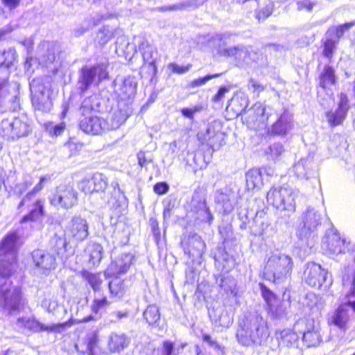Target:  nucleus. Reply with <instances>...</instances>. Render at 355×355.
Instances as JSON below:
<instances>
[{"label":"nucleus","mask_w":355,"mask_h":355,"mask_svg":"<svg viewBox=\"0 0 355 355\" xmlns=\"http://www.w3.org/2000/svg\"><path fill=\"white\" fill-rule=\"evenodd\" d=\"M15 60V52L12 49L0 52V69H8Z\"/></svg>","instance_id":"nucleus-39"},{"label":"nucleus","mask_w":355,"mask_h":355,"mask_svg":"<svg viewBox=\"0 0 355 355\" xmlns=\"http://www.w3.org/2000/svg\"><path fill=\"white\" fill-rule=\"evenodd\" d=\"M137 157L138 159V164L141 168H147L148 165L153 162V157L150 153H147L144 151H139Z\"/></svg>","instance_id":"nucleus-54"},{"label":"nucleus","mask_w":355,"mask_h":355,"mask_svg":"<svg viewBox=\"0 0 355 355\" xmlns=\"http://www.w3.org/2000/svg\"><path fill=\"white\" fill-rule=\"evenodd\" d=\"M249 49L250 46L237 45L226 49L220 48L219 52L221 55L227 57H233L239 67L249 65Z\"/></svg>","instance_id":"nucleus-19"},{"label":"nucleus","mask_w":355,"mask_h":355,"mask_svg":"<svg viewBox=\"0 0 355 355\" xmlns=\"http://www.w3.org/2000/svg\"><path fill=\"white\" fill-rule=\"evenodd\" d=\"M33 272L39 276H47L56 268V258L51 253L41 249L32 252Z\"/></svg>","instance_id":"nucleus-9"},{"label":"nucleus","mask_w":355,"mask_h":355,"mask_svg":"<svg viewBox=\"0 0 355 355\" xmlns=\"http://www.w3.org/2000/svg\"><path fill=\"white\" fill-rule=\"evenodd\" d=\"M191 64H187V66H180L175 63H171L169 64V69L175 73L183 74L189 71L191 69Z\"/></svg>","instance_id":"nucleus-64"},{"label":"nucleus","mask_w":355,"mask_h":355,"mask_svg":"<svg viewBox=\"0 0 355 355\" xmlns=\"http://www.w3.org/2000/svg\"><path fill=\"white\" fill-rule=\"evenodd\" d=\"M138 44V50L141 53L144 62L152 65L155 63L157 51L155 46L151 45L144 36L135 37Z\"/></svg>","instance_id":"nucleus-25"},{"label":"nucleus","mask_w":355,"mask_h":355,"mask_svg":"<svg viewBox=\"0 0 355 355\" xmlns=\"http://www.w3.org/2000/svg\"><path fill=\"white\" fill-rule=\"evenodd\" d=\"M293 329L298 331L302 335L303 342L308 347H316L322 341V338L318 329L313 325V321L302 319L296 322Z\"/></svg>","instance_id":"nucleus-10"},{"label":"nucleus","mask_w":355,"mask_h":355,"mask_svg":"<svg viewBox=\"0 0 355 355\" xmlns=\"http://www.w3.org/2000/svg\"><path fill=\"white\" fill-rule=\"evenodd\" d=\"M273 11V5L272 3H268L266 5L264 8L259 10L257 14L256 17L257 19L260 21H263L266 18H268L269 16L271 15Z\"/></svg>","instance_id":"nucleus-57"},{"label":"nucleus","mask_w":355,"mask_h":355,"mask_svg":"<svg viewBox=\"0 0 355 355\" xmlns=\"http://www.w3.org/2000/svg\"><path fill=\"white\" fill-rule=\"evenodd\" d=\"M109 305V302L106 297H95L92 305V311L95 313H98L101 310L105 309Z\"/></svg>","instance_id":"nucleus-55"},{"label":"nucleus","mask_w":355,"mask_h":355,"mask_svg":"<svg viewBox=\"0 0 355 355\" xmlns=\"http://www.w3.org/2000/svg\"><path fill=\"white\" fill-rule=\"evenodd\" d=\"M114 36V29L109 26H103L96 33L95 40L101 46L105 45Z\"/></svg>","instance_id":"nucleus-36"},{"label":"nucleus","mask_w":355,"mask_h":355,"mask_svg":"<svg viewBox=\"0 0 355 355\" xmlns=\"http://www.w3.org/2000/svg\"><path fill=\"white\" fill-rule=\"evenodd\" d=\"M249 60L248 66L255 64L259 67H262L266 64L265 56L260 51H255L250 46L249 49Z\"/></svg>","instance_id":"nucleus-41"},{"label":"nucleus","mask_w":355,"mask_h":355,"mask_svg":"<svg viewBox=\"0 0 355 355\" xmlns=\"http://www.w3.org/2000/svg\"><path fill=\"white\" fill-rule=\"evenodd\" d=\"M134 256L131 253H123L109 265L105 271V276L111 277L125 273L132 263Z\"/></svg>","instance_id":"nucleus-16"},{"label":"nucleus","mask_w":355,"mask_h":355,"mask_svg":"<svg viewBox=\"0 0 355 355\" xmlns=\"http://www.w3.org/2000/svg\"><path fill=\"white\" fill-rule=\"evenodd\" d=\"M89 255V263L92 266L98 265L103 257V247L96 243H89L86 249Z\"/></svg>","instance_id":"nucleus-32"},{"label":"nucleus","mask_w":355,"mask_h":355,"mask_svg":"<svg viewBox=\"0 0 355 355\" xmlns=\"http://www.w3.org/2000/svg\"><path fill=\"white\" fill-rule=\"evenodd\" d=\"M18 240V234L12 232L0 242V304L9 313L19 311L24 305L20 288L13 286L8 278L17 268Z\"/></svg>","instance_id":"nucleus-1"},{"label":"nucleus","mask_w":355,"mask_h":355,"mask_svg":"<svg viewBox=\"0 0 355 355\" xmlns=\"http://www.w3.org/2000/svg\"><path fill=\"white\" fill-rule=\"evenodd\" d=\"M293 128V117L292 114L285 110L281 114L270 129V133L273 135L285 136Z\"/></svg>","instance_id":"nucleus-20"},{"label":"nucleus","mask_w":355,"mask_h":355,"mask_svg":"<svg viewBox=\"0 0 355 355\" xmlns=\"http://www.w3.org/2000/svg\"><path fill=\"white\" fill-rule=\"evenodd\" d=\"M137 88V81L135 77L128 76L116 89V93L121 99L119 102L130 103L135 96Z\"/></svg>","instance_id":"nucleus-17"},{"label":"nucleus","mask_w":355,"mask_h":355,"mask_svg":"<svg viewBox=\"0 0 355 355\" xmlns=\"http://www.w3.org/2000/svg\"><path fill=\"white\" fill-rule=\"evenodd\" d=\"M111 187L113 189L112 196L114 198L120 200L121 198L125 199L123 191L120 188L119 182L114 180L111 183Z\"/></svg>","instance_id":"nucleus-61"},{"label":"nucleus","mask_w":355,"mask_h":355,"mask_svg":"<svg viewBox=\"0 0 355 355\" xmlns=\"http://www.w3.org/2000/svg\"><path fill=\"white\" fill-rule=\"evenodd\" d=\"M79 128L84 132L94 135H99L103 131L107 130L105 119L97 116L80 117Z\"/></svg>","instance_id":"nucleus-18"},{"label":"nucleus","mask_w":355,"mask_h":355,"mask_svg":"<svg viewBox=\"0 0 355 355\" xmlns=\"http://www.w3.org/2000/svg\"><path fill=\"white\" fill-rule=\"evenodd\" d=\"M41 306L48 313L55 314V310L59 306V303L54 297H46L42 300Z\"/></svg>","instance_id":"nucleus-46"},{"label":"nucleus","mask_w":355,"mask_h":355,"mask_svg":"<svg viewBox=\"0 0 355 355\" xmlns=\"http://www.w3.org/2000/svg\"><path fill=\"white\" fill-rule=\"evenodd\" d=\"M96 76L100 80L106 78L107 73L104 65L98 64L92 67L83 68L78 80L79 89L82 92L86 91L92 84Z\"/></svg>","instance_id":"nucleus-14"},{"label":"nucleus","mask_w":355,"mask_h":355,"mask_svg":"<svg viewBox=\"0 0 355 355\" xmlns=\"http://www.w3.org/2000/svg\"><path fill=\"white\" fill-rule=\"evenodd\" d=\"M262 296L267 302L270 312L274 311L275 303L277 302L275 295L263 284H259Z\"/></svg>","instance_id":"nucleus-42"},{"label":"nucleus","mask_w":355,"mask_h":355,"mask_svg":"<svg viewBox=\"0 0 355 355\" xmlns=\"http://www.w3.org/2000/svg\"><path fill=\"white\" fill-rule=\"evenodd\" d=\"M31 101L35 110L47 112L52 107L48 78H36L30 83Z\"/></svg>","instance_id":"nucleus-6"},{"label":"nucleus","mask_w":355,"mask_h":355,"mask_svg":"<svg viewBox=\"0 0 355 355\" xmlns=\"http://www.w3.org/2000/svg\"><path fill=\"white\" fill-rule=\"evenodd\" d=\"M116 45V49L127 51L128 53H130V51L128 50L130 47L132 49L133 53L137 51L135 45H131L124 35H121L117 38Z\"/></svg>","instance_id":"nucleus-49"},{"label":"nucleus","mask_w":355,"mask_h":355,"mask_svg":"<svg viewBox=\"0 0 355 355\" xmlns=\"http://www.w3.org/2000/svg\"><path fill=\"white\" fill-rule=\"evenodd\" d=\"M245 178L246 185L248 190L260 188L263 184L261 170H259L257 168L251 169L247 172Z\"/></svg>","instance_id":"nucleus-30"},{"label":"nucleus","mask_w":355,"mask_h":355,"mask_svg":"<svg viewBox=\"0 0 355 355\" xmlns=\"http://www.w3.org/2000/svg\"><path fill=\"white\" fill-rule=\"evenodd\" d=\"M130 343L129 338L124 334L112 333L109 337L107 347L112 353L120 352Z\"/></svg>","instance_id":"nucleus-27"},{"label":"nucleus","mask_w":355,"mask_h":355,"mask_svg":"<svg viewBox=\"0 0 355 355\" xmlns=\"http://www.w3.org/2000/svg\"><path fill=\"white\" fill-rule=\"evenodd\" d=\"M348 99L344 94H341L338 107L335 112L330 111L327 113V119L331 126H336L343 123L348 111Z\"/></svg>","instance_id":"nucleus-24"},{"label":"nucleus","mask_w":355,"mask_h":355,"mask_svg":"<svg viewBox=\"0 0 355 355\" xmlns=\"http://www.w3.org/2000/svg\"><path fill=\"white\" fill-rule=\"evenodd\" d=\"M355 26V20L345 23L344 24L332 26L329 28L327 32V37H333L339 42L340 39L343 36L345 32L348 31L351 28Z\"/></svg>","instance_id":"nucleus-33"},{"label":"nucleus","mask_w":355,"mask_h":355,"mask_svg":"<svg viewBox=\"0 0 355 355\" xmlns=\"http://www.w3.org/2000/svg\"><path fill=\"white\" fill-rule=\"evenodd\" d=\"M10 87L8 78H0V98H3L9 94Z\"/></svg>","instance_id":"nucleus-63"},{"label":"nucleus","mask_w":355,"mask_h":355,"mask_svg":"<svg viewBox=\"0 0 355 355\" xmlns=\"http://www.w3.org/2000/svg\"><path fill=\"white\" fill-rule=\"evenodd\" d=\"M31 129L26 118L3 119L0 123V134L8 140L26 137Z\"/></svg>","instance_id":"nucleus-8"},{"label":"nucleus","mask_w":355,"mask_h":355,"mask_svg":"<svg viewBox=\"0 0 355 355\" xmlns=\"http://www.w3.org/2000/svg\"><path fill=\"white\" fill-rule=\"evenodd\" d=\"M220 76V73H215L213 75H207L203 78H200L192 80L189 83V86L192 88L197 87L205 85L207 81L211 80L214 78H218Z\"/></svg>","instance_id":"nucleus-59"},{"label":"nucleus","mask_w":355,"mask_h":355,"mask_svg":"<svg viewBox=\"0 0 355 355\" xmlns=\"http://www.w3.org/2000/svg\"><path fill=\"white\" fill-rule=\"evenodd\" d=\"M114 17H115V15L112 13L102 14L100 12H96L91 15L85 19L80 26L76 30L75 34L78 36L83 35L102 21L107 20Z\"/></svg>","instance_id":"nucleus-26"},{"label":"nucleus","mask_w":355,"mask_h":355,"mask_svg":"<svg viewBox=\"0 0 355 355\" xmlns=\"http://www.w3.org/2000/svg\"><path fill=\"white\" fill-rule=\"evenodd\" d=\"M185 254L193 259L201 257L205 250V243L201 237L196 234L190 235L187 243L182 242Z\"/></svg>","instance_id":"nucleus-21"},{"label":"nucleus","mask_w":355,"mask_h":355,"mask_svg":"<svg viewBox=\"0 0 355 355\" xmlns=\"http://www.w3.org/2000/svg\"><path fill=\"white\" fill-rule=\"evenodd\" d=\"M175 343L171 340H164L162 347L157 349V355H176Z\"/></svg>","instance_id":"nucleus-48"},{"label":"nucleus","mask_w":355,"mask_h":355,"mask_svg":"<svg viewBox=\"0 0 355 355\" xmlns=\"http://www.w3.org/2000/svg\"><path fill=\"white\" fill-rule=\"evenodd\" d=\"M49 200L55 207L69 209L78 204V192L73 184H60L49 196Z\"/></svg>","instance_id":"nucleus-7"},{"label":"nucleus","mask_w":355,"mask_h":355,"mask_svg":"<svg viewBox=\"0 0 355 355\" xmlns=\"http://www.w3.org/2000/svg\"><path fill=\"white\" fill-rule=\"evenodd\" d=\"M302 218L303 225L297 230V234L300 239H304L314 232L320 224L321 214L314 208L309 207L303 213Z\"/></svg>","instance_id":"nucleus-13"},{"label":"nucleus","mask_w":355,"mask_h":355,"mask_svg":"<svg viewBox=\"0 0 355 355\" xmlns=\"http://www.w3.org/2000/svg\"><path fill=\"white\" fill-rule=\"evenodd\" d=\"M96 192L103 191L107 186V178L100 173H96L92 177Z\"/></svg>","instance_id":"nucleus-44"},{"label":"nucleus","mask_w":355,"mask_h":355,"mask_svg":"<svg viewBox=\"0 0 355 355\" xmlns=\"http://www.w3.org/2000/svg\"><path fill=\"white\" fill-rule=\"evenodd\" d=\"M249 114V120L254 126L258 128L266 127L268 119V113L266 112V107L262 103L258 102L247 111Z\"/></svg>","instance_id":"nucleus-23"},{"label":"nucleus","mask_w":355,"mask_h":355,"mask_svg":"<svg viewBox=\"0 0 355 355\" xmlns=\"http://www.w3.org/2000/svg\"><path fill=\"white\" fill-rule=\"evenodd\" d=\"M338 43V40H336L331 36H327V40L324 43L323 55L327 58H331L334 50Z\"/></svg>","instance_id":"nucleus-47"},{"label":"nucleus","mask_w":355,"mask_h":355,"mask_svg":"<svg viewBox=\"0 0 355 355\" xmlns=\"http://www.w3.org/2000/svg\"><path fill=\"white\" fill-rule=\"evenodd\" d=\"M89 235V224L86 219L80 216L73 217L64 229L66 239L74 241H83Z\"/></svg>","instance_id":"nucleus-11"},{"label":"nucleus","mask_w":355,"mask_h":355,"mask_svg":"<svg viewBox=\"0 0 355 355\" xmlns=\"http://www.w3.org/2000/svg\"><path fill=\"white\" fill-rule=\"evenodd\" d=\"M110 293L112 296L120 297L123 295L124 289L123 281L118 278L114 277L108 284Z\"/></svg>","instance_id":"nucleus-40"},{"label":"nucleus","mask_w":355,"mask_h":355,"mask_svg":"<svg viewBox=\"0 0 355 355\" xmlns=\"http://www.w3.org/2000/svg\"><path fill=\"white\" fill-rule=\"evenodd\" d=\"M313 166L312 158L307 157L295 164L293 171L298 178L307 180L312 174Z\"/></svg>","instance_id":"nucleus-29"},{"label":"nucleus","mask_w":355,"mask_h":355,"mask_svg":"<svg viewBox=\"0 0 355 355\" xmlns=\"http://www.w3.org/2000/svg\"><path fill=\"white\" fill-rule=\"evenodd\" d=\"M131 109L128 103L119 102L116 109H114L107 120H105L106 130H111L119 128L128 118Z\"/></svg>","instance_id":"nucleus-15"},{"label":"nucleus","mask_w":355,"mask_h":355,"mask_svg":"<svg viewBox=\"0 0 355 355\" xmlns=\"http://www.w3.org/2000/svg\"><path fill=\"white\" fill-rule=\"evenodd\" d=\"M33 183L31 177L26 176L23 182L19 183L15 187V192L21 195L24 193Z\"/></svg>","instance_id":"nucleus-56"},{"label":"nucleus","mask_w":355,"mask_h":355,"mask_svg":"<svg viewBox=\"0 0 355 355\" xmlns=\"http://www.w3.org/2000/svg\"><path fill=\"white\" fill-rule=\"evenodd\" d=\"M285 150L284 146L281 143H275L270 146L267 154L274 160L278 159Z\"/></svg>","instance_id":"nucleus-51"},{"label":"nucleus","mask_w":355,"mask_h":355,"mask_svg":"<svg viewBox=\"0 0 355 355\" xmlns=\"http://www.w3.org/2000/svg\"><path fill=\"white\" fill-rule=\"evenodd\" d=\"M298 331L286 329L275 331V336L279 340V345L291 347L295 346L299 339Z\"/></svg>","instance_id":"nucleus-28"},{"label":"nucleus","mask_w":355,"mask_h":355,"mask_svg":"<svg viewBox=\"0 0 355 355\" xmlns=\"http://www.w3.org/2000/svg\"><path fill=\"white\" fill-rule=\"evenodd\" d=\"M297 192L288 185L272 187L267 193V201L278 209L288 212L287 216L295 211Z\"/></svg>","instance_id":"nucleus-5"},{"label":"nucleus","mask_w":355,"mask_h":355,"mask_svg":"<svg viewBox=\"0 0 355 355\" xmlns=\"http://www.w3.org/2000/svg\"><path fill=\"white\" fill-rule=\"evenodd\" d=\"M269 336L267 322L258 312L246 314L236 334L239 343L245 347L263 346Z\"/></svg>","instance_id":"nucleus-2"},{"label":"nucleus","mask_w":355,"mask_h":355,"mask_svg":"<svg viewBox=\"0 0 355 355\" xmlns=\"http://www.w3.org/2000/svg\"><path fill=\"white\" fill-rule=\"evenodd\" d=\"M220 286L225 291L227 294L234 293L236 283L232 277H222L220 279Z\"/></svg>","instance_id":"nucleus-52"},{"label":"nucleus","mask_w":355,"mask_h":355,"mask_svg":"<svg viewBox=\"0 0 355 355\" xmlns=\"http://www.w3.org/2000/svg\"><path fill=\"white\" fill-rule=\"evenodd\" d=\"M92 103V97L87 98L82 102L81 106L80 107V111L82 114L81 117L87 116V115L94 110Z\"/></svg>","instance_id":"nucleus-58"},{"label":"nucleus","mask_w":355,"mask_h":355,"mask_svg":"<svg viewBox=\"0 0 355 355\" xmlns=\"http://www.w3.org/2000/svg\"><path fill=\"white\" fill-rule=\"evenodd\" d=\"M248 106V99L243 96L233 97L229 102L226 110L232 111L236 116L245 112Z\"/></svg>","instance_id":"nucleus-31"},{"label":"nucleus","mask_w":355,"mask_h":355,"mask_svg":"<svg viewBox=\"0 0 355 355\" xmlns=\"http://www.w3.org/2000/svg\"><path fill=\"white\" fill-rule=\"evenodd\" d=\"M293 268L292 258L284 253L274 252L267 259L263 268L266 280L278 284L284 282L291 275Z\"/></svg>","instance_id":"nucleus-3"},{"label":"nucleus","mask_w":355,"mask_h":355,"mask_svg":"<svg viewBox=\"0 0 355 355\" xmlns=\"http://www.w3.org/2000/svg\"><path fill=\"white\" fill-rule=\"evenodd\" d=\"M345 240L342 239L337 232L328 234L322 241V249L329 255L344 253Z\"/></svg>","instance_id":"nucleus-22"},{"label":"nucleus","mask_w":355,"mask_h":355,"mask_svg":"<svg viewBox=\"0 0 355 355\" xmlns=\"http://www.w3.org/2000/svg\"><path fill=\"white\" fill-rule=\"evenodd\" d=\"M335 75L334 69L329 65H326L323 72L320 76V87L325 89L335 83Z\"/></svg>","instance_id":"nucleus-35"},{"label":"nucleus","mask_w":355,"mask_h":355,"mask_svg":"<svg viewBox=\"0 0 355 355\" xmlns=\"http://www.w3.org/2000/svg\"><path fill=\"white\" fill-rule=\"evenodd\" d=\"M198 5V0H185L168 8H162V10H182L191 7H197Z\"/></svg>","instance_id":"nucleus-45"},{"label":"nucleus","mask_w":355,"mask_h":355,"mask_svg":"<svg viewBox=\"0 0 355 355\" xmlns=\"http://www.w3.org/2000/svg\"><path fill=\"white\" fill-rule=\"evenodd\" d=\"M17 324L20 327H24L33 331H44V324L40 322L27 318H19Z\"/></svg>","instance_id":"nucleus-37"},{"label":"nucleus","mask_w":355,"mask_h":355,"mask_svg":"<svg viewBox=\"0 0 355 355\" xmlns=\"http://www.w3.org/2000/svg\"><path fill=\"white\" fill-rule=\"evenodd\" d=\"M198 212L202 217V220L211 223L213 220V216L211 214L209 209L207 207L205 200L200 202L199 210Z\"/></svg>","instance_id":"nucleus-53"},{"label":"nucleus","mask_w":355,"mask_h":355,"mask_svg":"<svg viewBox=\"0 0 355 355\" xmlns=\"http://www.w3.org/2000/svg\"><path fill=\"white\" fill-rule=\"evenodd\" d=\"M72 324L73 321L71 319L65 322L54 324L49 326L44 324V331L61 333L65 329V328L70 327Z\"/></svg>","instance_id":"nucleus-50"},{"label":"nucleus","mask_w":355,"mask_h":355,"mask_svg":"<svg viewBox=\"0 0 355 355\" xmlns=\"http://www.w3.org/2000/svg\"><path fill=\"white\" fill-rule=\"evenodd\" d=\"M248 88L252 90L253 93L259 95L265 89V86L261 84L258 80L251 78L248 83Z\"/></svg>","instance_id":"nucleus-62"},{"label":"nucleus","mask_w":355,"mask_h":355,"mask_svg":"<svg viewBox=\"0 0 355 355\" xmlns=\"http://www.w3.org/2000/svg\"><path fill=\"white\" fill-rule=\"evenodd\" d=\"M143 317L146 322L150 325H155L160 320L159 309L155 304L148 305L143 313Z\"/></svg>","instance_id":"nucleus-34"},{"label":"nucleus","mask_w":355,"mask_h":355,"mask_svg":"<svg viewBox=\"0 0 355 355\" xmlns=\"http://www.w3.org/2000/svg\"><path fill=\"white\" fill-rule=\"evenodd\" d=\"M49 178L47 176L42 177L33 190L29 191L19 202L18 209L23 206L31 208L29 213L21 218V223L22 224L28 221L35 222L43 216L44 212V200L36 199L35 194L42 189L44 182L49 180Z\"/></svg>","instance_id":"nucleus-4"},{"label":"nucleus","mask_w":355,"mask_h":355,"mask_svg":"<svg viewBox=\"0 0 355 355\" xmlns=\"http://www.w3.org/2000/svg\"><path fill=\"white\" fill-rule=\"evenodd\" d=\"M304 279L309 286L320 288L328 281V272L320 264L309 262L305 266Z\"/></svg>","instance_id":"nucleus-12"},{"label":"nucleus","mask_w":355,"mask_h":355,"mask_svg":"<svg viewBox=\"0 0 355 355\" xmlns=\"http://www.w3.org/2000/svg\"><path fill=\"white\" fill-rule=\"evenodd\" d=\"M85 278L92 286L94 292H99L101 290V286L103 283V279L100 274H92L86 272Z\"/></svg>","instance_id":"nucleus-43"},{"label":"nucleus","mask_w":355,"mask_h":355,"mask_svg":"<svg viewBox=\"0 0 355 355\" xmlns=\"http://www.w3.org/2000/svg\"><path fill=\"white\" fill-rule=\"evenodd\" d=\"M80 187L81 190L85 193H92L96 192V189L92 178L82 180L80 183Z\"/></svg>","instance_id":"nucleus-60"},{"label":"nucleus","mask_w":355,"mask_h":355,"mask_svg":"<svg viewBox=\"0 0 355 355\" xmlns=\"http://www.w3.org/2000/svg\"><path fill=\"white\" fill-rule=\"evenodd\" d=\"M218 201L222 204L225 214H229L234 209V198L233 194L227 195L221 193L218 196Z\"/></svg>","instance_id":"nucleus-38"}]
</instances>
